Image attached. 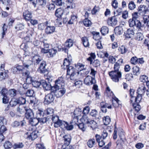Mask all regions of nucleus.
<instances>
[{
	"label": "nucleus",
	"instance_id": "1",
	"mask_svg": "<svg viewBox=\"0 0 149 149\" xmlns=\"http://www.w3.org/2000/svg\"><path fill=\"white\" fill-rule=\"evenodd\" d=\"M65 92V90L63 87H52L51 93L54 94L57 97L62 96Z\"/></svg>",
	"mask_w": 149,
	"mask_h": 149
},
{
	"label": "nucleus",
	"instance_id": "2",
	"mask_svg": "<svg viewBox=\"0 0 149 149\" xmlns=\"http://www.w3.org/2000/svg\"><path fill=\"white\" fill-rule=\"evenodd\" d=\"M109 75L112 81L115 82H118L119 79L121 77L120 71H112L109 72Z\"/></svg>",
	"mask_w": 149,
	"mask_h": 149
},
{
	"label": "nucleus",
	"instance_id": "3",
	"mask_svg": "<svg viewBox=\"0 0 149 149\" xmlns=\"http://www.w3.org/2000/svg\"><path fill=\"white\" fill-rule=\"evenodd\" d=\"M46 27L45 29V33L47 34H51L54 32L55 27L54 26H51L47 21L45 23Z\"/></svg>",
	"mask_w": 149,
	"mask_h": 149
},
{
	"label": "nucleus",
	"instance_id": "4",
	"mask_svg": "<svg viewBox=\"0 0 149 149\" xmlns=\"http://www.w3.org/2000/svg\"><path fill=\"white\" fill-rule=\"evenodd\" d=\"M128 23L129 26L130 27L136 26L137 28L139 29L141 26V22L139 20H135L132 18L130 19L129 20Z\"/></svg>",
	"mask_w": 149,
	"mask_h": 149
},
{
	"label": "nucleus",
	"instance_id": "5",
	"mask_svg": "<svg viewBox=\"0 0 149 149\" xmlns=\"http://www.w3.org/2000/svg\"><path fill=\"white\" fill-rule=\"evenodd\" d=\"M24 65H17L16 67H14L12 69V71L14 74L24 73Z\"/></svg>",
	"mask_w": 149,
	"mask_h": 149
},
{
	"label": "nucleus",
	"instance_id": "6",
	"mask_svg": "<svg viewBox=\"0 0 149 149\" xmlns=\"http://www.w3.org/2000/svg\"><path fill=\"white\" fill-rule=\"evenodd\" d=\"M96 82L95 79L91 76H88L84 80V83L87 85H90L95 84Z\"/></svg>",
	"mask_w": 149,
	"mask_h": 149
},
{
	"label": "nucleus",
	"instance_id": "7",
	"mask_svg": "<svg viewBox=\"0 0 149 149\" xmlns=\"http://www.w3.org/2000/svg\"><path fill=\"white\" fill-rule=\"evenodd\" d=\"M46 62L44 61H42L39 67L38 71L41 73H45L47 71V69L46 68Z\"/></svg>",
	"mask_w": 149,
	"mask_h": 149
},
{
	"label": "nucleus",
	"instance_id": "8",
	"mask_svg": "<svg viewBox=\"0 0 149 149\" xmlns=\"http://www.w3.org/2000/svg\"><path fill=\"white\" fill-rule=\"evenodd\" d=\"M64 81L63 77H61L56 80L55 85L52 87H62L64 85Z\"/></svg>",
	"mask_w": 149,
	"mask_h": 149
},
{
	"label": "nucleus",
	"instance_id": "9",
	"mask_svg": "<svg viewBox=\"0 0 149 149\" xmlns=\"http://www.w3.org/2000/svg\"><path fill=\"white\" fill-rule=\"evenodd\" d=\"M41 85L44 89L46 91L50 90L51 93L52 87H51V84L49 82H47L45 80H41Z\"/></svg>",
	"mask_w": 149,
	"mask_h": 149
},
{
	"label": "nucleus",
	"instance_id": "10",
	"mask_svg": "<svg viewBox=\"0 0 149 149\" xmlns=\"http://www.w3.org/2000/svg\"><path fill=\"white\" fill-rule=\"evenodd\" d=\"M52 121L54 123V126L55 127H57L61 125L63 121L59 119V117L57 116L53 117Z\"/></svg>",
	"mask_w": 149,
	"mask_h": 149
},
{
	"label": "nucleus",
	"instance_id": "11",
	"mask_svg": "<svg viewBox=\"0 0 149 149\" xmlns=\"http://www.w3.org/2000/svg\"><path fill=\"white\" fill-rule=\"evenodd\" d=\"M24 109L26 111L25 113L26 118L27 119H31L33 118L34 115L32 111L30 109H26V108H24Z\"/></svg>",
	"mask_w": 149,
	"mask_h": 149
},
{
	"label": "nucleus",
	"instance_id": "12",
	"mask_svg": "<svg viewBox=\"0 0 149 149\" xmlns=\"http://www.w3.org/2000/svg\"><path fill=\"white\" fill-rule=\"evenodd\" d=\"M32 62H33L35 64L38 65L41 62L43 61L42 58L38 55H35L33 56L32 59Z\"/></svg>",
	"mask_w": 149,
	"mask_h": 149
},
{
	"label": "nucleus",
	"instance_id": "13",
	"mask_svg": "<svg viewBox=\"0 0 149 149\" xmlns=\"http://www.w3.org/2000/svg\"><path fill=\"white\" fill-rule=\"evenodd\" d=\"M146 90V88L145 86L142 83L140 85L138 89L137 93L138 95H143Z\"/></svg>",
	"mask_w": 149,
	"mask_h": 149
},
{
	"label": "nucleus",
	"instance_id": "14",
	"mask_svg": "<svg viewBox=\"0 0 149 149\" xmlns=\"http://www.w3.org/2000/svg\"><path fill=\"white\" fill-rule=\"evenodd\" d=\"M72 66H69L67 68V77L68 76L69 77V76L75 72H78V71Z\"/></svg>",
	"mask_w": 149,
	"mask_h": 149
},
{
	"label": "nucleus",
	"instance_id": "15",
	"mask_svg": "<svg viewBox=\"0 0 149 149\" xmlns=\"http://www.w3.org/2000/svg\"><path fill=\"white\" fill-rule=\"evenodd\" d=\"M107 22L109 25L113 26L117 24V20L115 17L113 16L109 18L107 20Z\"/></svg>",
	"mask_w": 149,
	"mask_h": 149
},
{
	"label": "nucleus",
	"instance_id": "16",
	"mask_svg": "<svg viewBox=\"0 0 149 149\" xmlns=\"http://www.w3.org/2000/svg\"><path fill=\"white\" fill-rule=\"evenodd\" d=\"M73 40L71 39H68L65 43L64 47L63 48V49H64L65 52L68 51L66 48H70L73 45Z\"/></svg>",
	"mask_w": 149,
	"mask_h": 149
},
{
	"label": "nucleus",
	"instance_id": "17",
	"mask_svg": "<svg viewBox=\"0 0 149 149\" xmlns=\"http://www.w3.org/2000/svg\"><path fill=\"white\" fill-rule=\"evenodd\" d=\"M23 17L26 21L30 20L32 18L31 13L28 10H25L23 13Z\"/></svg>",
	"mask_w": 149,
	"mask_h": 149
},
{
	"label": "nucleus",
	"instance_id": "18",
	"mask_svg": "<svg viewBox=\"0 0 149 149\" xmlns=\"http://www.w3.org/2000/svg\"><path fill=\"white\" fill-rule=\"evenodd\" d=\"M88 117H90L89 116L88 117L86 115H84L80 119L79 121L84 124H88L91 120Z\"/></svg>",
	"mask_w": 149,
	"mask_h": 149
},
{
	"label": "nucleus",
	"instance_id": "19",
	"mask_svg": "<svg viewBox=\"0 0 149 149\" xmlns=\"http://www.w3.org/2000/svg\"><path fill=\"white\" fill-rule=\"evenodd\" d=\"M73 0H65V2L67 6V8L72 9L75 7V4L73 2Z\"/></svg>",
	"mask_w": 149,
	"mask_h": 149
},
{
	"label": "nucleus",
	"instance_id": "20",
	"mask_svg": "<svg viewBox=\"0 0 149 149\" xmlns=\"http://www.w3.org/2000/svg\"><path fill=\"white\" fill-rule=\"evenodd\" d=\"M123 60L122 59H120L114 64L113 68L114 71H120L119 70L120 65L123 63Z\"/></svg>",
	"mask_w": 149,
	"mask_h": 149
},
{
	"label": "nucleus",
	"instance_id": "21",
	"mask_svg": "<svg viewBox=\"0 0 149 149\" xmlns=\"http://www.w3.org/2000/svg\"><path fill=\"white\" fill-rule=\"evenodd\" d=\"M125 36L127 38H131L132 37L134 34V30L131 29H128L125 33Z\"/></svg>",
	"mask_w": 149,
	"mask_h": 149
},
{
	"label": "nucleus",
	"instance_id": "22",
	"mask_svg": "<svg viewBox=\"0 0 149 149\" xmlns=\"http://www.w3.org/2000/svg\"><path fill=\"white\" fill-rule=\"evenodd\" d=\"M62 126H64V127L68 130H70L73 128V125L72 124H69L67 122L63 121L61 125Z\"/></svg>",
	"mask_w": 149,
	"mask_h": 149
},
{
	"label": "nucleus",
	"instance_id": "23",
	"mask_svg": "<svg viewBox=\"0 0 149 149\" xmlns=\"http://www.w3.org/2000/svg\"><path fill=\"white\" fill-rule=\"evenodd\" d=\"M57 52V48L54 47V48L49 50V57H52L55 55Z\"/></svg>",
	"mask_w": 149,
	"mask_h": 149
},
{
	"label": "nucleus",
	"instance_id": "24",
	"mask_svg": "<svg viewBox=\"0 0 149 149\" xmlns=\"http://www.w3.org/2000/svg\"><path fill=\"white\" fill-rule=\"evenodd\" d=\"M114 31L116 35H120L123 33V29L121 26H117L115 28Z\"/></svg>",
	"mask_w": 149,
	"mask_h": 149
},
{
	"label": "nucleus",
	"instance_id": "25",
	"mask_svg": "<svg viewBox=\"0 0 149 149\" xmlns=\"http://www.w3.org/2000/svg\"><path fill=\"white\" fill-rule=\"evenodd\" d=\"M38 136L36 131H33L31 133L30 135L28 136L27 138L31 140H34Z\"/></svg>",
	"mask_w": 149,
	"mask_h": 149
},
{
	"label": "nucleus",
	"instance_id": "26",
	"mask_svg": "<svg viewBox=\"0 0 149 149\" xmlns=\"http://www.w3.org/2000/svg\"><path fill=\"white\" fill-rule=\"evenodd\" d=\"M82 42L83 45L85 47L89 46V43L88 42V38L86 37H84L81 38Z\"/></svg>",
	"mask_w": 149,
	"mask_h": 149
},
{
	"label": "nucleus",
	"instance_id": "27",
	"mask_svg": "<svg viewBox=\"0 0 149 149\" xmlns=\"http://www.w3.org/2000/svg\"><path fill=\"white\" fill-rule=\"evenodd\" d=\"M11 100L14 102H26V99L22 97L17 99L13 98Z\"/></svg>",
	"mask_w": 149,
	"mask_h": 149
},
{
	"label": "nucleus",
	"instance_id": "28",
	"mask_svg": "<svg viewBox=\"0 0 149 149\" xmlns=\"http://www.w3.org/2000/svg\"><path fill=\"white\" fill-rule=\"evenodd\" d=\"M63 14V10L61 8L57 9L55 11V15L58 18H60Z\"/></svg>",
	"mask_w": 149,
	"mask_h": 149
},
{
	"label": "nucleus",
	"instance_id": "29",
	"mask_svg": "<svg viewBox=\"0 0 149 149\" xmlns=\"http://www.w3.org/2000/svg\"><path fill=\"white\" fill-rule=\"evenodd\" d=\"M30 124L32 126H35L37 125L39 122V120L36 118L30 119L29 121Z\"/></svg>",
	"mask_w": 149,
	"mask_h": 149
},
{
	"label": "nucleus",
	"instance_id": "30",
	"mask_svg": "<svg viewBox=\"0 0 149 149\" xmlns=\"http://www.w3.org/2000/svg\"><path fill=\"white\" fill-rule=\"evenodd\" d=\"M29 72L27 71L25 72V74L26 76V81L27 83L31 84L33 83V80L32 77L30 76L29 74Z\"/></svg>",
	"mask_w": 149,
	"mask_h": 149
},
{
	"label": "nucleus",
	"instance_id": "31",
	"mask_svg": "<svg viewBox=\"0 0 149 149\" xmlns=\"http://www.w3.org/2000/svg\"><path fill=\"white\" fill-rule=\"evenodd\" d=\"M79 73V72L78 71V72H75L74 73L69 76V77L70 79L72 80L75 81L78 78V76Z\"/></svg>",
	"mask_w": 149,
	"mask_h": 149
},
{
	"label": "nucleus",
	"instance_id": "32",
	"mask_svg": "<svg viewBox=\"0 0 149 149\" xmlns=\"http://www.w3.org/2000/svg\"><path fill=\"white\" fill-rule=\"evenodd\" d=\"M89 125L93 129H95L97 127V124L96 122L94 120H91L89 123Z\"/></svg>",
	"mask_w": 149,
	"mask_h": 149
},
{
	"label": "nucleus",
	"instance_id": "33",
	"mask_svg": "<svg viewBox=\"0 0 149 149\" xmlns=\"http://www.w3.org/2000/svg\"><path fill=\"white\" fill-rule=\"evenodd\" d=\"M79 121L78 120V116H75L72 121L71 122L70 124H72L73 126L75 125H77L79 123Z\"/></svg>",
	"mask_w": 149,
	"mask_h": 149
},
{
	"label": "nucleus",
	"instance_id": "34",
	"mask_svg": "<svg viewBox=\"0 0 149 149\" xmlns=\"http://www.w3.org/2000/svg\"><path fill=\"white\" fill-rule=\"evenodd\" d=\"M16 92L15 89H11L8 91V94L11 97H14L16 95Z\"/></svg>",
	"mask_w": 149,
	"mask_h": 149
},
{
	"label": "nucleus",
	"instance_id": "35",
	"mask_svg": "<svg viewBox=\"0 0 149 149\" xmlns=\"http://www.w3.org/2000/svg\"><path fill=\"white\" fill-rule=\"evenodd\" d=\"M100 31L102 34L104 35L108 33L109 29L107 26H103L101 28Z\"/></svg>",
	"mask_w": 149,
	"mask_h": 149
},
{
	"label": "nucleus",
	"instance_id": "36",
	"mask_svg": "<svg viewBox=\"0 0 149 149\" xmlns=\"http://www.w3.org/2000/svg\"><path fill=\"white\" fill-rule=\"evenodd\" d=\"M63 138L65 143L69 144L71 139L70 136V135H65L63 137Z\"/></svg>",
	"mask_w": 149,
	"mask_h": 149
},
{
	"label": "nucleus",
	"instance_id": "37",
	"mask_svg": "<svg viewBox=\"0 0 149 149\" xmlns=\"http://www.w3.org/2000/svg\"><path fill=\"white\" fill-rule=\"evenodd\" d=\"M145 6L143 5H141L138 8V10L139 12V13H145L146 12L145 8Z\"/></svg>",
	"mask_w": 149,
	"mask_h": 149
},
{
	"label": "nucleus",
	"instance_id": "38",
	"mask_svg": "<svg viewBox=\"0 0 149 149\" xmlns=\"http://www.w3.org/2000/svg\"><path fill=\"white\" fill-rule=\"evenodd\" d=\"M132 106L134 109H135L137 112L139 111L141 109V107L139 103H133Z\"/></svg>",
	"mask_w": 149,
	"mask_h": 149
},
{
	"label": "nucleus",
	"instance_id": "39",
	"mask_svg": "<svg viewBox=\"0 0 149 149\" xmlns=\"http://www.w3.org/2000/svg\"><path fill=\"white\" fill-rule=\"evenodd\" d=\"M95 143V140L94 139H89L87 142V145L89 147H93Z\"/></svg>",
	"mask_w": 149,
	"mask_h": 149
},
{
	"label": "nucleus",
	"instance_id": "40",
	"mask_svg": "<svg viewBox=\"0 0 149 149\" xmlns=\"http://www.w3.org/2000/svg\"><path fill=\"white\" fill-rule=\"evenodd\" d=\"M103 121L105 125H107L109 124L111 121L110 118L109 116H107L103 118Z\"/></svg>",
	"mask_w": 149,
	"mask_h": 149
},
{
	"label": "nucleus",
	"instance_id": "41",
	"mask_svg": "<svg viewBox=\"0 0 149 149\" xmlns=\"http://www.w3.org/2000/svg\"><path fill=\"white\" fill-rule=\"evenodd\" d=\"M53 100L52 96L48 95L45 97L44 102H52Z\"/></svg>",
	"mask_w": 149,
	"mask_h": 149
},
{
	"label": "nucleus",
	"instance_id": "42",
	"mask_svg": "<svg viewBox=\"0 0 149 149\" xmlns=\"http://www.w3.org/2000/svg\"><path fill=\"white\" fill-rule=\"evenodd\" d=\"M8 77V75L5 71L1 72L0 73V80L1 81L5 79Z\"/></svg>",
	"mask_w": 149,
	"mask_h": 149
},
{
	"label": "nucleus",
	"instance_id": "43",
	"mask_svg": "<svg viewBox=\"0 0 149 149\" xmlns=\"http://www.w3.org/2000/svg\"><path fill=\"white\" fill-rule=\"evenodd\" d=\"M84 25L87 27L90 26L92 24V23L90 20L88 19H85L83 22Z\"/></svg>",
	"mask_w": 149,
	"mask_h": 149
},
{
	"label": "nucleus",
	"instance_id": "44",
	"mask_svg": "<svg viewBox=\"0 0 149 149\" xmlns=\"http://www.w3.org/2000/svg\"><path fill=\"white\" fill-rule=\"evenodd\" d=\"M139 68L137 66H135L133 68V72L134 75H137L140 73Z\"/></svg>",
	"mask_w": 149,
	"mask_h": 149
},
{
	"label": "nucleus",
	"instance_id": "45",
	"mask_svg": "<svg viewBox=\"0 0 149 149\" xmlns=\"http://www.w3.org/2000/svg\"><path fill=\"white\" fill-rule=\"evenodd\" d=\"M136 5L132 1H130L128 4V8L131 10H134L136 8Z\"/></svg>",
	"mask_w": 149,
	"mask_h": 149
},
{
	"label": "nucleus",
	"instance_id": "46",
	"mask_svg": "<svg viewBox=\"0 0 149 149\" xmlns=\"http://www.w3.org/2000/svg\"><path fill=\"white\" fill-rule=\"evenodd\" d=\"M96 57L94 53H92L91 54L90 56L87 58L88 61H90V64H91L93 60L95 59Z\"/></svg>",
	"mask_w": 149,
	"mask_h": 149
},
{
	"label": "nucleus",
	"instance_id": "47",
	"mask_svg": "<svg viewBox=\"0 0 149 149\" xmlns=\"http://www.w3.org/2000/svg\"><path fill=\"white\" fill-rule=\"evenodd\" d=\"M4 146L5 149H9L12 147V145L10 142L7 141L5 142L4 145Z\"/></svg>",
	"mask_w": 149,
	"mask_h": 149
},
{
	"label": "nucleus",
	"instance_id": "48",
	"mask_svg": "<svg viewBox=\"0 0 149 149\" xmlns=\"http://www.w3.org/2000/svg\"><path fill=\"white\" fill-rule=\"evenodd\" d=\"M119 50L122 54H124L127 52V49L124 46H121L119 49Z\"/></svg>",
	"mask_w": 149,
	"mask_h": 149
},
{
	"label": "nucleus",
	"instance_id": "49",
	"mask_svg": "<svg viewBox=\"0 0 149 149\" xmlns=\"http://www.w3.org/2000/svg\"><path fill=\"white\" fill-rule=\"evenodd\" d=\"M143 21L144 24H146L148 28L149 29V19H148L147 16H144L143 17Z\"/></svg>",
	"mask_w": 149,
	"mask_h": 149
},
{
	"label": "nucleus",
	"instance_id": "50",
	"mask_svg": "<svg viewBox=\"0 0 149 149\" xmlns=\"http://www.w3.org/2000/svg\"><path fill=\"white\" fill-rule=\"evenodd\" d=\"M84 66V65L80 63H78L77 65H75V67L76 69L79 70L80 71L83 70Z\"/></svg>",
	"mask_w": 149,
	"mask_h": 149
},
{
	"label": "nucleus",
	"instance_id": "51",
	"mask_svg": "<svg viewBox=\"0 0 149 149\" xmlns=\"http://www.w3.org/2000/svg\"><path fill=\"white\" fill-rule=\"evenodd\" d=\"M32 84L34 87H39L41 85V81L40 82L37 81H33Z\"/></svg>",
	"mask_w": 149,
	"mask_h": 149
},
{
	"label": "nucleus",
	"instance_id": "52",
	"mask_svg": "<svg viewBox=\"0 0 149 149\" xmlns=\"http://www.w3.org/2000/svg\"><path fill=\"white\" fill-rule=\"evenodd\" d=\"M143 36L141 33H137V36L136 37V40L138 41L141 40H143Z\"/></svg>",
	"mask_w": 149,
	"mask_h": 149
},
{
	"label": "nucleus",
	"instance_id": "53",
	"mask_svg": "<svg viewBox=\"0 0 149 149\" xmlns=\"http://www.w3.org/2000/svg\"><path fill=\"white\" fill-rule=\"evenodd\" d=\"M97 115V111L95 109L92 110V111L90 113V116L89 117H95Z\"/></svg>",
	"mask_w": 149,
	"mask_h": 149
},
{
	"label": "nucleus",
	"instance_id": "54",
	"mask_svg": "<svg viewBox=\"0 0 149 149\" xmlns=\"http://www.w3.org/2000/svg\"><path fill=\"white\" fill-rule=\"evenodd\" d=\"M79 127V128L80 129L83 131H84L86 130V128L84 127V124L81 122V123H79L77 125Z\"/></svg>",
	"mask_w": 149,
	"mask_h": 149
},
{
	"label": "nucleus",
	"instance_id": "55",
	"mask_svg": "<svg viewBox=\"0 0 149 149\" xmlns=\"http://www.w3.org/2000/svg\"><path fill=\"white\" fill-rule=\"evenodd\" d=\"M24 146V145L22 143H19L15 144L13 146V148H22Z\"/></svg>",
	"mask_w": 149,
	"mask_h": 149
},
{
	"label": "nucleus",
	"instance_id": "56",
	"mask_svg": "<svg viewBox=\"0 0 149 149\" xmlns=\"http://www.w3.org/2000/svg\"><path fill=\"white\" fill-rule=\"evenodd\" d=\"M55 24L59 26H62V23L61 19L60 18H58L56 19Z\"/></svg>",
	"mask_w": 149,
	"mask_h": 149
},
{
	"label": "nucleus",
	"instance_id": "57",
	"mask_svg": "<svg viewBox=\"0 0 149 149\" xmlns=\"http://www.w3.org/2000/svg\"><path fill=\"white\" fill-rule=\"evenodd\" d=\"M142 95H138L137 97L135 98V102H143V100L142 99Z\"/></svg>",
	"mask_w": 149,
	"mask_h": 149
},
{
	"label": "nucleus",
	"instance_id": "58",
	"mask_svg": "<svg viewBox=\"0 0 149 149\" xmlns=\"http://www.w3.org/2000/svg\"><path fill=\"white\" fill-rule=\"evenodd\" d=\"M118 135L121 140L123 141L125 139V137L124 133L122 131H118Z\"/></svg>",
	"mask_w": 149,
	"mask_h": 149
},
{
	"label": "nucleus",
	"instance_id": "59",
	"mask_svg": "<svg viewBox=\"0 0 149 149\" xmlns=\"http://www.w3.org/2000/svg\"><path fill=\"white\" fill-rule=\"evenodd\" d=\"M111 5L115 9L117 8L118 7V3L116 0H114L111 2Z\"/></svg>",
	"mask_w": 149,
	"mask_h": 149
},
{
	"label": "nucleus",
	"instance_id": "60",
	"mask_svg": "<svg viewBox=\"0 0 149 149\" xmlns=\"http://www.w3.org/2000/svg\"><path fill=\"white\" fill-rule=\"evenodd\" d=\"M7 123L6 120L3 117H0V125L6 124Z\"/></svg>",
	"mask_w": 149,
	"mask_h": 149
},
{
	"label": "nucleus",
	"instance_id": "61",
	"mask_svg": "<svg viewBox=\"0 0 149 149\" xmlns=\"http://www.w3.org/2000/svg\"><path fill=\"white\" fill-rule=\"evenodd\" d=\"M54 111V110L50 108H47L46 110V113L47 115H50L51 116H52Z\"/></svg>",
	"mask_w": 149,
	"mask_h": 149
},
{
	"label": "nucleus",
	"instance_id": "62",
	"mask_svg": "<svg viewBox=\"0 0 149 149\" xmlns=\"http://www.w3.org/2000/svg\"><path fill=\"white\" fill-rule=\"evenodd\" d=\"M148 77L146 75H143L140 77V80L143 82H146L148 81Z\"/></svg>",
	"mask_w": 149,
	"mask_h": 149
},
{
	"label": "nucleus",
	"instance_id": "63",
	"mask_svg": "<svg viewBox=\"0 0 149 149\" xmlns=\"http://www.w3.org/2000/svg\"><path fill=\"white\" fill-rule=\"evenodd\" d=\"M34 92L33 90H29L26 93V95L27 96L29 97H32L33 95Z\"/></svg>",
	"mask_w": 149,
	"mask_h": 149
},
{
	"label": "nucleus",
	"instance_id": "64",
	"mask_svg": "<svg viewBox=\"0 0 149 149\" xmlns=\"http://www.w3.org/2000/svg\"><path fill=\"white\" fill-rule=\"evenodd\" d=\"M81 111L79 109H76L74 111V114L75 116H78L81 114Z\"/></svg>",
	"mask_w": 149,
	"mask_h": 149
}]
</instances>
